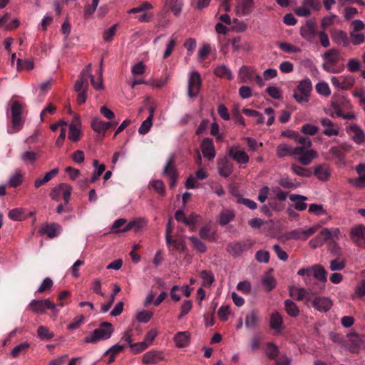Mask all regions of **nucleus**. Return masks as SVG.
Here are the masks:
<instances>
[{
    "label": "nucleus",
    "mask_w": 365,
    "mask_h": 365,
    "mask_svg": "<svg viewBox=\"0 0 365 365\" xmlns=\"http://www.w3.org/2000/svg\"><path fill=\"white\" fill-rule=\"evenodd\" d=\"M313 306L319 312H327L331 307L332 302L327 297H317L313 301Z\"/></svg>",
    "instance_id": "nucleus-25"
},
{
    "label": "nucleus",
    "mask_w": 365,
    "mask_h": 365,
    "mask_svg": "<svg viewBox=\"0 0 365 365\" xmlns=\"http://www.w3.org/2000/svg\"><path fill=\"white\" fill-rule=\"evenodd\" d=\"M60 231L61 227L58 225L53 224L43 227L41 230V233L47 235L48 237L53 238L57 236Z\"/></svg>",
    "instance_id": "nucleus-36"
},
{
    "label": "nucleus",
    "mask_w": 365,
    "mask_h": 365,
    "mask_svg": "<svg viewBox=\"0 0 365 365\" xmlns=\"http://www.w3.org/2000/svg\"><path fill=\"white\" fill-rule=\"evenodd\" d=\"M29 309L36 314H43L46 309H50L52 312L51 318L53 321L56 319L59 312V310L57 309V305L49 299H33L29 304Z\"/></svg>",
    "instance_id": "nucleus-3"
},
{
    "label": "nucleus",
    "mask_w": 365,
    "mask_h": 365,
    "mask_svg": "<svg viewBox=\"0 0 365 365\" xmlns=\"http://www.w3.org/2000/svg\"><path fill=\"white\" fill-rule=\"evenodd\" d=\"M191 245L194 250L200 253H205L207 251L206 245L195 236L188 237Z\"/></svg>",
    "instance_id": "nucleus-42"
},
{
    "label": "nucleus",
    "mask_w": 365,
    "mask_h": 365,
    "mask_svg": "<svg viewBox=\"0 0 365 365\" xmlns=\"http://www.w3.org/2000/svg\"><path fill=\"white\" fill-rule=\"evenodd\" d=\"M270 327L276 332L279 333L283 329V319L281 314L275 312L270 317Z\"/></svg>",
    "instance_id": "nucleus-28"
},
{
    "label": "nucleus",
    "mask_w": 365,
    "mask_h": 365,
    "mask_svg": "<svg viewBox=\"0 0 365 365\" xmlns=\"http://www.w3.org/2000/svg\"><path fill=\"white\" fill-rule=\"evenodd\" d=\"M117 123L105 122L100 118H94L91 123L93 130L103 138L106 130L111 126H114Z\"/></svg>",
    "instance_id": "nucleus-15"
},
{
    "label": "nucleus",
    "mask_w": 365,
    "mask_h": 365,
    "mask_svg": "<svg viewBox=\"0 0 365 365\" xmlns=\"http://www.w3.org/2000/svg\"><path fill=\"white\" fill-rule=\"evenodd\" d=\"M350 38L352 44L360 45L365 41V35L360 32L350 31Z\"/></svg>",
    "instance_id": "nucleus-55"
},
{
    "label": "nucleus",
    "mask_w": 365,
    "mask_h": 365,
    "mask_svg": "<svg viewBox=\"0 0 365 365\" xmlns=\"http://www.w3.org/2000/svg\"><path fill=\"white\" fill-rule=\"evenodd\" d=\"M268 95L274 99L280 100L282 98V92L280 88L277 86H271L267 88Z\"/></svg>",
    "instance_id": "nucleus-59"
},
{
    "label": "nucleus",
    "mask_w": 365,
    "mask_h": 365,
    "mask_svg": "<svg viewBox=\"0 0 365 365\" xmlns=\"http://www.w3.org/2000/svg\"><path fill=\"white\" fill-rule=\"evenodd\" d=\"M229 155L237 163L245 164L249 162V155L239 145H234L229 149Z\"/></svg>",
    "instance_id": "nucleus-16"
},
{
    "label": "nucleus",
    "mask_w": 365,
    "mask_h": 365,
    "mask_svg": "<svg viewBox=\"0 0 365 365\" xmlns=\"http://www.w3.org/2000/svg\"><path fill=\"white\" fill-rule=\"evenodd\" d=\"M24 174L21 170H16L13 173L8 181L9 185L12 187H16L20 185L24 179Z\"/></svg>",
    "instance_id": "nucleus-40"
},
{
    "label": "nucleus",
    "mask_w": 365,
    "mask_h": 365,
    "mask_svg": "<svg viewBox=\"0 0 365 365\" xmlns=\"http://www.w3.org/2000/svg\"><path fill=\"white\" fill-rule=\"evenodd\" d=\"M93 165L96 168L91 176V182H95L105 171L106 166L103 164L98 165V161L97 160L93 161Z\"/></svg>",
    "instance_id": "nucleus-49"
},
{
    "label": "nucleus",
    "mask_w": 365,
    "mask_h": 365,
    "mask_svg": "<svg viewBox=\"0 0 365 365\" xmlns=\"http://www.w3.org/2000/svg\"><path fill=\"white\" fill-rule=\"evenodd\" d=\"M348 132L352 134L353 140L357 143L361 144L365 140V134L362 129L356 124H351L348 127Z\"/></svg>",
    "instance_id": "nucleus-24"
},
{
    "label": "nucleus",
    "mask_w": 365,
    "mask_h": 365,
    "mask_svg": "<svg viewBox=\"0 0 365 365\" xmlns=\"http://www.w3.org/2000/svg\"><path fill=\"white\" fill-rule=\"evenodd\" d=\"M60 188H61V195L63 196L65 202L68 203L70 200L72 187L68 184L62 183V184H60Z\"/></svg>",
    "instance_id": "nucleus-62"
},
{
    "label": "nucleus",
    "mask_w": 365,
    "mask_h": 365,
    "mask_svg": "<svg viewBox=\"0 0 365 365\" xmlns=\"http://www.w3.org/2000/svg\"><path fill=\"white\" fill-rule=\"evenodd\" d=\"M289 200L294 202V207L299 211H303L307 207V205L305 201L307 197L297 194H292L289 195Z\"/></svg>",
    "instance_id": "nucleus-29"
},
{
    "label": "nucleus",
    "mask_w": 365,
    "mask_h": 365,
    "mask_svg": "<svg viewBox=\"0 0 365 365\" xmlns=\"http://www.w3.org/2000/svg\"><path fill=\"white\" fill-rule=\"evenodd\" d=\"M285 309L287 314L291 317H296L299 314V309L296 304L292 301L287 299L284 302Z\"/></svg>",
    "instance_id": "nucleus-53"
},
{
    "label": "nucleus",
    "mask_w": 365,
    "mask_h": 365,
    "mask_svg": "<svg viewBox=\"0 0 365 365\" xmlns=\"http://www.w3.org/2000/svg\"><path fill=\"white\" fill-rule=\"evenodd\" d=\"M312 91V84L309 78L302 80L299 82L296 89L294 91L293 97L297 102L307 103L309 101V97Z\"/></svg>",
    "instance_id": "nucleus-6"
},
{
    "label": "nucleus",
    "mask_w": 365,
    "mask_h": 365,
    "mask_svg": "<svg viewBox=\"0 0 365 365\" xmlns=\"http://www.w3.org/2000/svg\"><path fill=\"white\" fill-rule=\"evenodd\" d=\"M8 217L14 221H22L27 217L26 212L22 208H15L9 212Z\"/></svg>",
    "instance_id": "nucleus-41"
},
{
    "label": "nucleus",
    "mask_w": 365,
    "mask_h": 365,
    "mask_svg": "<svg viewBox=\"0 0 365 365\" xmlns=\"http://www.w3.org/2000/svg\"><path fill=\"white\" fill-rule=\"evenodd\" d=\"M300 34L305 40L312 41L316 35L315 23L312 21H307L306 25L301 28Z\"/></svg>",
    "instance_id": "nucleus-18"
},
{
    "label": "nucleus",
    "mask_w": 365,
    "mask_h": 365,
    "mask_svg": "<svg viewBox=\"0 0 365 365\" xmlns=\"http://www.w3.org/2000/svg\"><path fill=\"white\" fill-rule=\"evenodd\" d=\"M201 149L205 158L210 160H212L215 158L216 153L212 139H203L201 143Z\"/></svg>",
    "instance_id": "nucleus-17"
},
{
    "label": "nucleus",
    "mask_w": 365,
    "mask_h": 365,
    "mask_svg": "<svg viewBox=\"0 0 365 365\" xmlns=\"http://www.w3.org/2000/svg\"><path fill=\"white\" fill-rule=\"evenodd\" d=\"M218 170L220 175L226 178L231 174L232 171V166L227 160H222L218 162Z\"/></svg>",
    "instance_id": "nucleus-44"
},
{
    "label": "nucleus",
    "mask_w": 365,
    "mask_h": 365,
    "mask_svg": "<svg viewBox=\"0 0 365 365\" xmlns=\"http://www.w3.org/2000/svg\"><path fill=\"white\" fill-rule=\"evenodd\" d=\"M319 226L314 225L309 228L300 227L295 229L286 235L287 240H307L309 237L313 235L318 230Z\"/></svg>",
    "instance_id": "nucleus-8"
},
{
    "label": "nucleus",
    "mask_w": 365,
    "mask_h": 365,
    "mask_svg": "<svg viewBox=\"0 0 365 365\" xmlns=\"http://www.w3.org/2000/svg\"><path fill=\"white\" fill-rule=\"evenodd\" d=\"M58 170L57 168H54L51 171L46 173L43 178H37L34 182V186L36 188L40 187L41 185L46 184L49 180L52 179L56 174H58Z\"/></svg>",
    "instance_id": "nucleus-37"
},
{
    "label": "nucleus",
    "mask_w": 365,
    "mask_h": 365,
    "mask_svg": "<svg viewBox=\"0 0 365 365\" xmlns=\"http://www.w3.org/2000/svg\"><path fill=\"white\" fill-rule=\"evenodd\" d=\"M290 295L292 297L301 300L302 299H309L308 297V292L304 288L292 287L289 289Z\"/></svg>",
    "instance_id": "nucleus-38"
},
{
    "label": "nucleus",
    "mask_w": 365,
    "mask_h": 365,
    "mask_svg": "<svg viewBox=\"0 0 365 365\" xmlns=\"http://www.w3.org/2000/svg\"><path fill=\"white\" fill-rule=\"evenodd\" d=\"M321 8L319 0H303L302 5L294 9V13L302 17L309 16L313 11Z\"/></svg>",
    "instance_id": "nucleus-9"
},
{
    "label": "nucleus",
    "mask_w": 365,
    "mask_h": 365,
    "mask_svg": "<svg viewBox=\"0 0 365 365\" xmlns=\"http://www.w3.org/2000/svg\"><path fill=\"white\" fill-rule=\"evenodd\" d=\"M200 277L202 280V285L205 287H210L215 281V277L213 274L210 271H202L200 273Z\"/></svg>",
    "instance_id": "nucleus-46"
},
{
    "label": "nucleus",
    "mask_w": 365,
    "mask_h": 365,
    "mask_svg": "<svg viewBox=\"0 0 365 365\" xmlns=\"http://www.w3.org/2000/svg\"><path fill=\"white\" fill-rule=\"evenodd\" d=\"M201 77L197 71H192L190 73L188 78L187 94L190 98L196 97L201 87Z\"/></svg>",
    "instance_id": "nucleus-10"
},
{
    "label": "nucleus",
    "mask_w": 365,
    "mask_h": 365,
    "mask_svg": "<svg viewBox=\"0 0 365 365\" xmlns=\"http://www.w3.org/2000/svg\"><path fill=\"white\" fill-rule=\"evenodd\" d=\"M88 79L91 80V83L95 89L102 90L104 88L101 82H96L94 76L91 74V64H88L81 72L79 79L74 85V89L78 93L77 103L79 105L83 104L86 101L87 91L89 86Z\"/></svg>",
    "instance_id": "nucleus-1"
},
{
    "label": "nucleus",
    "mask_w": 365,
    "mask_h": 365,
    "mask_svg": "<svg viewBox=\"0 0 365 365\" xmlns=\"http://www.w3.org/2000/svg\"><path fill=\"white\" fill-rule=\"evenodd\" d=\"M153 313L148 310H142L136 313V319L141 323L148 322L153 317Z\"/></svg>",
    "instance_id": "nucleus-54"
},
{
    "label": "nucleus",
    "mask_w": 365,
    "mask_h": 365,
    "mask_svg": "<svg viewBox=\"0 0 365 365\" xmlns=\"http://www.w3.org/2000/svg\"><path fill=\"white\" fill-rule=\"evenodd\" d=\"M349 236L352 242L360 247H365V225H356L349 231Z\"/></svg>",
    "instance_id": "nucleus-11"
},
{
    "label": "nucleus",
    "mask_w": 365,
    "mask_h": 365,
    "mask_svg": "<svg viewBox=\"0 0 365 365\" xmlns=\"http://www.w3.org/2000/svg\"><path fill=\"white\" fill-rule=\"evenodd\" d=\"M113 333L112 324L109 322H103L98 328L96 329L84 339L85 343L96 344L100 341L108 339Z\"/></svg>",
    "instance_id": "nucleus-4"
},
{
    "label": "nucleus",
    "mask_w": 365,
    "mask_h": 365,
    "mask_svg": "<svg viewBox=\"0 0 365 365\" xmlns=\"http://www.w3.org/2000/svg\"><path fill=\"white\" fill-rule=\"evenodd\" d=\"M349 182L357 188H365V176H359L349 179Z\"/></svg>",
    "instance_id": "nucleus-64"
},
{
    "label": "nucleus",
    "mask_w": 365,
    "mask_h": 365,
    "mask_svg": "<svg viewBox=\"0 0 365 365\" xmlns=\"http://www.w3.org/2000/svg\"><path fill=\"white\" fill-rule=\"evenodd\" d=\"M255 75L254 69L247 66H242L239 70V78L240 82L246 83L250 81Z\"/></svg>",
    "instance_id": "nucleus-31"
},
{
    "label": "nucleus",
    "mask_w": 365,
    "mask_h": 365,
    "mask_svg": "<svg viewBox=\"0 0 365 365\" xmlns=\"http://www.w3.org/2000/svg\"><path fill=\"white\" fill-rule=\"evenodd\" d=\"M254 9L253 0H241L237 6V14L239 16H247L250 14Z\"/></svg>",
    "instance_id": "nucleus-22"
},
{
    "label": "nucleus",
    "mask_w": 365,
    "mask_h": 365,
    "mask_svg": "<svg viewBox=\"0 0 365 365\" xmlns=\"http://www.w3.org/2000/svg\"><path fill=\"white\" fill-rule=\"evenodd\" d=\"M314 174L317 179L322 181H327L331 176L329 167L325 164L316 166Z\"/></svg>",
    "instance_id": "nucleus-26"
},
{
    "label": "nucleus",
    "mask_w": 365,
    "mask_h": 365,
    "mask_svg": "<svg viewBox=\"0 0 365 365\" xmlns=\"http://www.w3.org/2000/svg\"><path fill=\"white\" fill-rule=\"evenodd\" d=\"M177 43V36L175 35L171 36L168 43L166 45L165 50L163 53V58L166 59L168 58L174 50V48Z\"/></svg>",
    "instance_id": "nucleus-51"
},
{
    "label": "nucleus",
    "mask_w": 365,
    "mask_h": 365,
    "mask_svg": "<svg viewBox=\"0 0 365 365\" xmlns=\"http://www.w3.org/2000/svg\"><path fill=\"white\" fill-rule=\"evenodd\" d=\"M214 73L220 78H224L228 80H232L233 78V75L230 69L223 64L217 66Z\"/></svg>",
    "instance_id": "nucleus-34"
},
{
    "label": "nucleus",
    "mask_w": 365,
    "mask_h": 365,
    "mask_svg": "<svg viewBox=\"0 0 365 365\" xmlns=\"http://www.w3.org/2000/svg\"><path fill=\"white\" fill-rule=\"evenodd\" d=\"M320 123L324 128L323 133L327 136H336L339 135V128L327 118L320 119Z\"/></svg>",
    "instance_id": "nucleus-23"
},
{
    "label": "nucleus",
    "mask_w": 365,
    "mask_h": 365,
    "mask_svg": "<svg viewBox=\"0 0 365 365\" xmlns=\"http://www.w3.org/2000/svg\"><path fill=\"white\" fill-rule=\"evenodd\" d=\"M30 344L28 342H23L16 346L11 351V354L14 358H17L21 354H24L29 349Z\"/></svg>",
    "instance_id": "nucleus-48"
},
{
    "label": "nucleus",
    "mask_w": 365,
    "mask_h": 365,
    "mask_svg": "<svg viewBox=\"0 0 365 365\" xmlns=\"http://www.w3.org/2000/svg\"><path fill=\"white\" fill-rule=\"evenodd\" d=\"M52 79H48L44 82L39 83L37 86H36L35 91L36 93L42 97L45 96V94L48 92V91L51 88Z\"/></svg>",
    "instance_id": "nucleus-45"
},
{
    "label": "nucleus",
    "mask_w": 365,
    "mask_h": 365,
    "mask_svg": "<svg viewBox=\"0 0 365 365\" xmlns=\"http://www.w3.org/2000/svg\"><path fill=\"white\" fill-rule=\"evenodd\" d=\"M331 36L336 44H342L344 46H348L349 45L350 42L347 34L342 30L336 29H332Z\"/></svg>",
    "instance_id": "nucleus-20"
},
{
    "label": "nucleus",
    "mask_w": 365,
    "mask_h": 365,
    "mask_svg": "<svg viewBox=\"0 0 365 365\" xmlns=\"http://www.w3.org/2000/svg\"><path fill=\"white\" fill-rule=\"evenodd\" d=\"M252 245L253 242L250 240H247L243 242H232L229 244L227 251L232 255L238 256L243 252L250 249Z\"/></svg>",
    "instance_id": "nucleus-13"
},
{
    "label": "nucleus",
    "mask_w": 365,
    "mask_h": 365,
    "mask_svg": "<svg viewBox=\"0 0 365 365\" xmlns=\"http://www.w3.org/2000/svg\"><path fill=\"white\" fill-rule=\"evenodd\" d=\"M339 52L336 49H329L323 55L324 63L322 68L324 71L331 73H336L339 72L334 68V66L339 61Z\"/></svg>",
    "instance_id": "nucleus-7"
},
{
    "label": "nucleus",
    "mask_w": 365,
    "mask_h": 365,
    "mask_svg": "<svg viewBox=\"0 0 365 365\" xmlns=\"http://www.w3.org/2000/svg\"><path fill=\"white\" fill-rule=\"evenodd\" d=\"M147 220L145 218L140 217L131 221L132 230L135 232L140 231L147 225Z\"/></svg>",
    "instance_id": "nucleus-58"
},
{
    "label": "nucleus",
    "mask_w": 365,
    "mask_h": 365,
    "mask_svg": "<svg viewBox=\"0 0 365 365\" xmlns=\"http://www.w3.org/2000/svg\"><path fill=\"white\" fill-rule=\"evenodd\" d=\"M348 150L346 145L343 144L340 145L339 147L333 146L331 147L328 153V155L329 156L325 157L326 159H331L332 158H341L343 157L341 150Z\"/></svg>",
    "instance_id": "nucleus-47"
},
{
    "label": "nucleus",
    "mask_w": 365,
    "mask_h": 365,
    "mask_svg": "<svg viewBox=\"0 0 365 365\" xmlns=\"http://www.w3.org/2000/svg\"><path fill=\"white\" fill-rule=\"evenodd\" d=\"M173 341L177 347H186L190 344V334L187 331L177 332L173 337Z\"/></svg>",
    "instance_id": "nucleus-21"
},
{
    "label": "nucleus",
    "mask_w": 365,
    "mask_h": 365,
    "mask_svg": "<svg viewBox=\"0 0 365 365\" xmlns=\"http://www.w3.org/2000/svg\"><path fill=\"white\" fill-rule=\"evenodd\" d=\"M349 341L352 343V346L349 349L352 352L356 351V349L361 348L365 343V336H359L355 333L347 335Z\"/></svg>",
    "instance_id": "nucleus-27"
},
{
    "label": "nucleus",
    "mask_w": 365,
    "mask_h": 365,
    "mask_svg": "<svg viewBox=\"0 0 365 365\" xmlns=\"http://www.w3.org/2000/svg\"><path fill=\"white\" fill-rule=\"evenodd\" d=\"M163 175L168 178L177 177V170L174 165V156L170 155L167 159L166 164L163 170Z\"/></svg>",
    "instance_id": "nucleus-30"
},
{
    "label": "nucleus",
    "mask_w": 365,
    "mask_h": 365,
    "mask_svg": "<svg viewBox=\"0 0 365 365\" xmlns=\"http://www.w3.org/2000/svg\"><path fill=\"white\" fill-rule=\"evenodd\" d=\"M341 237H342V234L339 228H324L314 238L309 240V245L312 248L315 249L322 247L328 240L335 243Z\"/></svg>",
    "instance_id": "nucleus-2"
},
{
    "label": "nucleus",
    "mask_w": 365,
    "mask_h": 365,
    "mask_svg": "<svg viewBox=\"0 0 365 365\" xmlns=\"http://www.w3.org/2000/svg\"><path fill=\"white\" fill-rule=\"evenodd\" d=\"M262 284L267 292L271 291L276 285L275 279L270 275L267 274L262 278Z\"/></svg>",
    "instance_id": "nucleus-61"
},
{
    "label": "nucleus",
    "mask_w": 365,
    "mask_h": 365,
    "mask_svg": "<svg viewBox=\"0 0 365 365\" xmlns=\"http://www.w3.org/2000/svg\"><path fill=\"white\" fill-rule=\"evenodd\" d=\"M331 82L338 89L346 90L353 86L354 79L351 76L344 75L339 77L332 76Z\"/></svg>",
    "instance_id": "nucleus-14"
},
{
    "label": "nucleus",
    "mask_w": 365,
    "mask_h": 365,
    "mask_svg": "<svg viewBox=\"0 0 365 365\" xmlns=\"http://www.w3.org/2000/svg\"><path fill=\"white\" fill-rule=\"evenodd\" d=\"M235 217V213L230 210H223L217 217V222L222 226L227 225Z\"/></svg>",
    "instance_id": "nucleus-32"
},
{
    "label": "nucleus",
    "mask_w": 365,
    "mask_h": 365,
    "mask_svg": "<svg viewBox=\"0 0 365 365\" xmlns=\"http://www.w3.org/2000/svg\"><path fill=\"white\" fill-rule=\"evenodd\" d=\"M317 157V153L316 151H314L312 149H308L301 156H299L297 158V160L302 164V165H309L311 161Z\"/></svg>",
    "instance_id": "nucleus-35"
},
{
    "label": "nucleus",
    "mask_w": 365,
    "mask_h": 365,
    "mask_svg": "<svg viewBox=\"0 0 365 365\" xmlns=\"http://www.w3.org/2000/svg\"><path fill=\"white\" fill-rule=\"evenodd\" d=\"M34 67V62L31 60L21 61L20 58L16 60V68L19 71L21 70H32Z\"/></svg>",
    "instance_id": "nucleus-57"
},
{
    "label": "nucleus",
    "mask_w": 365,
    "mask_h": 365,
    "mask_svg": "<svg viewBox=\"0 0 365 365\" xmlns=\"http://www.w3.org/2000/svg\"><path fill=\"white\" fill-rule=\"evenodd\" d=\"M344 102L343 98H335L332 99L330 106L326 110L327 114L329 115L333 118L339 117L342 115V111L341 109V104Z\"/></svg>",
    "instance_id": "nucleus-19"
},
{
    "label": "nucleus",
    "mask_w": 365,
    "mask_h": 365,
    "mask_svg": "<svg viewBox=\"0 0 365 365\" xmlns=\"http://www.w3.org/2000/svg\"><path fill=\"white\" fill-rule=\"evenodd\" d=\"M315 88L319 95L329 96L331 94L330 88L326 82H319L317 83Z\"/></svg>",
    "instance_id": "nucleus-56"
},
{
    "label": "nucleus",
    "mask_w": 365,
    "mask_h": 365,
    "mask_svg": "<svg viewBox=\"0 0 365 365\" xmlns=\"http://www.w3.org/2000/svg\"><path fill=\"white\" fill-rule=\"evenodd\" d=\"M165 6L171 10L175 15H178L183 6L182 0H165Z\"/></svg>",
    "instance_id": "nucleus-39"
},
{
    "label": "nucleus",
    "mask_w": 365,
    "mask_h": 365,
    "mask_svg": "<svg viewBox=\"0 0 365 365\" xmlns=\"http://www.w3.org/2000/svg\"><path fill=\"white\" fill-rule=\"evenodd\" d=\"M142 362L146 365L156 364L165 360L163 351L152 349L142 355Z\"/></svg>",
    "instance_id": "nucleus-12"
},
{
    "label": "nucleus",
    "mask_w": 365,
    "mask_h": 365,
    "mask_svg": "<svg viewBox=\"0 0 365 365\" xmlns=\"http://www.w3.org/2000/svg\"><path fill=\"white\" fill-rule=\"evenodd\" d=\"M346 266V261L341 258H336L329 263V268L331 271L342 270Z\"/></svg>",
    "instance_id": "nucleus-52"
},
{
    "label": "nucleus",
    "mask_w": 365,
    "mask_h": 365,
    "mask_svg": "<svg viewBox=\"0 0 365 365\" xmlns=\"http://www.w3.org/2000/svg\"><path fill=\"white\" fill-rule=\"evenodd\" d=\"M11 112V127L8 128L9 133H15L19 131L24 124L22 120L23 105L17 101H11L10 102Z\"/></svg>",
    "instance_id": "nucleus-5"
},
{
    "label": "nucleus",
    "mask_w": 365,
    "mask_h": 365,
    "mask_svg": "<svg viewBox=\"0 0 365 365\" xmlns=\"http://www.w3.org/2000/svg\"><path fill=\"white\" fill-rule=\"evenodd\" d=\"M153 125L151 116H148L140 125L138 128V133L141 135H145L149 132Z\"/></svg>",
    "instance_id": "nucleus-60"
},
{
    "label": "nucleus",
    "mask_w": 365,
    "mask_h": 365,
    "mask_svg": "<svg viewBox=\"0 0 365 365\" xmlns=\"http://www.w3.org/2000/svg\"><path fill=\"white\" fill-rule=\"evenodd\" d=\"M37 336L43 341H49L52 339L55 334L46 326H39L37 329Z\"/></svg>",
    "instance_id": "nucleus-33"
},
{
    "label": "nucleus",
    "mask_w": 365,
    "mask_h": 365,
    "mask_svg": "<svg viewBox=\"0 0 365 365\" xmlns=\"http://www.w3.org/2000/svg\"><path fill=\"white\" fill-rule=\"evenodd\" d=\"M312 276L321 282L327 281V272L320 265H314L312 267Z\"/></svg>",
    "instance_id": "nucleus-43"
},
{
    "label": "nucleus",
    "mask_w": 365,
    "mask_h": 365,
    "mask_svg": "<svg viewBox=\"0 0 365 365\" xmlns=\"http://www.w3.org/2000/svg\"><path fill=\"white\" fill-rule=\"evenodd\" d=\"M279 47L281 50L289 53H296L300 51L299 48L288 43L282 42L279 43Z\"/></svg>",
    "instance_id": "nucleus-63"
},
{
    "label": "nucleus",
    "mask_w": 365,
    "mask_h": 365,
    "mask_svg": "<svg viewBox=\"0 0 365 365\" xmlns=\"http://www.w3.org/2000/svg\"><path fill=\"white\" fill-rule=\"evenodd\" d=\"M292 147L287 144H280L276 149L277 155L279 158L292 155Z\"/></svg>",
    "instance_id": "nucleus-50"
}]
</instances>
